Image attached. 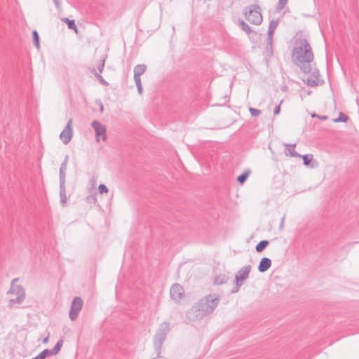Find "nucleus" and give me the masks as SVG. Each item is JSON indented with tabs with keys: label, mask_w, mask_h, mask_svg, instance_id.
Wrapping results in <instances>:
<instances>
[{
	"label": "nucleus",
	"mask_w": 359,
	"mask_h": 359,
	"mask_svg": "<svg viewBox=\"0 0 359 359\" xmlns=\"http://www.w3.org/2000/svg\"><path fill=\"white\" fill-rule=\"evenodd\" d=\"M291 59L294 65L297 66L304 74H311L309 78L304 81L309 86L320 85L319 71L312 69L311 62L314 60L312 48L305 36H297L294 41V46L291 53Z\"/></svg>",
	"instance_id": "obj_1"
},
{
	"label": "nucleus",
	"mask_w": 359,
	"mask_h": 359,
	"mask_svg": "<svg viewBox=\"0 0 359 359\" xmlns=\"http://www.w3.org/2000/svg\"><path fill=\"white\" fill-rule=\"evenodd\" d=\"M220 295L210 294L201 298L187 313L189 321H196L212 313L218 306Z\"/></svg>",
	"instance_id": "obj_2"
},
{
	"label": "nucleus",
	"mask_w": 359,
	"mask_h": 359,
	"mask_svg": "<svg viewBox=\"0 0 359 359\" xmlns=\"http://www.w3.org/2000/svg\"><path fill=\"white\" fill-rule=\"evenodd\" d=\"M169 330L170 323L168 322L162 323L160 325L159 328L157 330L155 335L154 336V346L156 353V357L153 359H167L165 357L161 355V348Z\"/></svg>",
	"instance_id": "obj_3"
},
{
	"label": "nucleus",
	"mask_w": 359,
	"mask_h": 359,
	"mask_svg": "<svg viewBox=\"0 0 359 359\" xmlns=\"http://www.w3.org/2000/svg\"><path fill=\"white\" fill-rule=\"evenodd\" d=\"M243 15L246 20L255 25H261L263 20L262 9L257 4L245 6L243 9Z\"/></svg>",
	"instance_id": "obj_4"
},
{
	"label": "nucleus",
	"mask_w": 359,
	"mask_h": 359,
	"mask_svg": "<svg viewBox=\"0 0 359 359\" xmlns=\"http://www.w3.org/2000/svg\"><path fill=\"white\" fill-rule=\"evenodd\" d=\"M18 280L15 278L12 280L11 287L8 292V294L15 295V298L11 299L8 302V307L12 309L14 304H20L25 299V291L24 287L20 285H15L14 283Z\"/></svg>",
	"instance_id": "obj_5"
},
{
	"label": "nucleus",
	"mask_w": 359,
	"mask_h": 359,
	"mask_svg": "<svg viewBox=\"0 0 359 359\" xmlns=\"http://www.w3.org/2000/svg\"><path fill=\"white\" fill-rule=\"evenodd\" d=\"M251 269L250 265L243 266L239 269L235 275L236 287L231 291V293L237 292L242 285L243 281L245 280L248 276Z\"/></svg>",
	"instance_id": "obj_6"
},
{
	"label": "nucleus",
	"mask_w": 359,
	"mask_h": 359,
	"mask_svg": "<svg viewBox=\"0 0 359 359\" xmlns=\"http://www.w3.org/2000/svg\"><path fill=\"white\" fill-rule=\"evenodd\" d=\"M83 302L80 297H75L72 302L71 308L69 312V316L71 320H75L79 313L83 307Z\"/></svg>",
	"instance_id": "obj_7"
},
{
	"label": "nucleus",
	"mask_w": 359,
	"mask_h": 359,
	"mask_svg": "<svg viewBox=\"0 0 359 359\" xmlns=\"http://www.w3.org/2000/svg\"><path fill=\"white\" fill-rule=\"evenodd\" d=\"M92 128L94 129L95 133V138L97 142H99V137H102V140H107V133L105 126L98 121H93L91 123Z\"/></svg>",
	"instance_id": "obj_8"
},
{
	"label": "nucleus",
	"mask_w": 359,
	"mask_h": 359,
	"mask_svg": "<svg viewBox=\"0 0 359 359\" xmlns=\"http://www.w3.org/2000/svg\"><path fill=\"white\" fill-rule=\"evenodd\" d=\"M184 294V288L178 283L173 284L170 290V298L177 302L182 299Z\"/></svg>",
	"instance_id": "obj_9"
},
{
	"label": "nucleus",
	"mask_w": 359,
	"mask_h": 359,
	"mask_svg": "<svg viewBox=\"0 0 359 359\" xmlns=\"http://www.w3.org/2000/svg\"><path fill=\"white\" fill-rule=\"evenodd\" d=\"M73 136V130L72 127V119H69L67 122L65 128L61 132L60 138L65 144H67Z\"/></svg>",
	"instance_id": "obj_10"
},
{
	"label": "nucleus",
	"mask_w": 359,
	"mask_h": 359,
	"mask_svg": "<svg viewBox=\"0 0 359 359\" xmlns=\"http://www.w3.org/2000/svg\"><path fill=\"white\" fill-rule=\"evenodd\" d=\"M271 260L268 257H263L257 266V269L260 273L266 272L271 266Z\"/></svg>",
	"instance_id": "obj_11"
},
{
	"label": "nucleus",
	"mask_w": 359,
	"mask_h": 359,
	"mask_svg": "<svg viewBox=\"0 0 359 359\" xmlns=\"http://www.w3.org/2000/svg\"><path fill=\"white\" fill-rule=\"evenodd\" d=\"M60 198L62 205L65 206L67 203L65 182H60Z\"/></svg>",
	"instance_id": "obj_12"
},
{
	"label": "nucleus",
	"mask_w": 359,
	"mask_h": 359,
	"mask_svg": "<svg viewBox=\"0 0 359 359\" xmlns=\"http://www.w3.org/2000/svg\"><path fill=\"white\" fill-rule=\"evenodd\" d=\"M295 146H296L295 144H285V155L292 156V157L300 156V155L294 150Z\"/></svg>",
	"instance_id": "obj_13"
},
{
	"label": "nucleus",
	"mask_w": 359,
	"mask_h": 359,
	"mask_svg": "<svg viewBox=\"0 0 359 359\" xmlns=\"http://www.w3.org/2000/svg\"><path fill=\"white\" fill-rule=\"evenodd\" d=\"M229 278L225 275L219 273L214 278V284L215 285H222L226 283L229 280Z\"/></svg>",
	"instance_id": "obj_14"
},
{
	"label": "nucleus",
	"mask_w": 359,
	"mask_h": 359,
	"mask_svg": "<svg viewBox=\"0 0 359 359\" xmlns=\"http://www.w3.org/2000/svg\"><path fill=\"white\" fill-rule=\"evenodd\" d=\"M238 22L241 29L243 31H244L247 34H250L253 32L252 29L243 20L238 19Z\"/></svg>",
	"instance_id": "obj_15"
},
{
	"label": "nucleus",
	"mask_w": 359,
	"mask_h": 359,
	"mask_svg": "<svg viewBox=\"0 0 359 359\" xmlns=\"http://www.w3.org/2000/svg\"><path fill=\"white\" fill-rule=\"evenodd\" d=\"M67 167V163H66V162H62L60 165V172H59L60 182H65Z\"/></svg>",
	"instance_id": "obj_16"
},
{
	"label": "nucleus",
	"mask_w": 359,
	"mask_h": 359,
	"mask_svg": "<svg viewBox=\"0 0 359 359\" xmlns=\"http://www.w3.org/2000/svg\"><path fill=\"white\" fill-rule=\"evenodd\" d=\"M278 22H279L278 19H272L269 22L267 34H269L270 35L271 34L273 35V32H274L275 29H276V27L278 25Z\"/></svg>",
	"instance_id": "obj_17"
},
{
	"label": "nucleus",
	"mask_w": 359,
	"mask_h": 359,
	"mask_svg": "<svg viewBox=\"0 0 359 359\" xmlns=\"http://www.w3.org/2000/svg\"><path fill=\"white\" fill-rule=\"evenodd\" d=\"M147 70V65L144 64L137 65L134 67L133 72L134 75L141 76Z\"/></svg>",
	"instance_id": "obj_18"
},
{
	"label": "nucleus",
	"mask_w": 359,
	"mask_h": 359,
	"mask_svg": "<svg viewBox=\"0 0 359 359\" xmlns=\"http://www.w3.org/2000/svg\"><path fill=\"white\" fill-rule=\"evenodd\" d=\"M251 171L249 169L245 170L242 174L237 177V182L241 184H243L247 180L248 176L250 175Z\"/></svg>",
	"instance_id": "obj_19"
},
{
	"label": "nucleus",
	"mask_w": 359,
	"mask_h": 359,
	"mask_svg": "<svg viewBox=\"0 0 359 359\" xmlns=\"http://www.w3.org/2000/svg\"><path fill=\"white\" fill-rule=\"evenodd\" d=\"M62 344H63V340L60 339L52 349H49V351L50 352L51 355H57L60 352V351L62 346Z\"/></svg>",
	"instance_id": "obj_20"
},
{
	"label": "nucleus",
	"mask_w": 359,
	"mask_h": 359,
	"mask_svg": "<svg viewBox=\"0 0 359 359\" xmlns=\"http://www.w3.org/2000/svg\"><path fill=\"white\" fill-rule=\"evenodd\" d=\"M269 241L267 240H262L259 241L255 246V250L257 252H262L269 245Z\"/></svg>",
	"instance_id": "obj_21"
},
{
	"label": "nucleus",
	"mask_w": 359,
	"mask_h": 359,
	"mask_svg": "<svg viewBox=\"0 0 359 359\" xmlns=\"http://www.w3.org/2000/svg\"><path fill=\"white\" fill-rule=\"evenodd\" d=\"M62 20L67 25V27L69 29H73L76 32H77V27L74 20H70L67 18H64L62 19Z\"/></svg>",
	"instance_id": "obj_22"
},
{
	"label": "nucleus",
	"mask_w": 359,
	"mask_h": 359,
	"mask_svg": "<svg viewBox=\"0 0 359 359\" xmlns=\"http://www.w3.org/2000/svg\"><path fill=\"white\" fill-rule=\"evenodd\" d=\"M52 355L49 349L46 348L42 351L40 353H39L36 356L32 358V359H45L46 358Z\"/></svg>",
	"instance_id": "obj_23"
},
{
	"label": "nucleus",
	"mask_w": 359,
	"mask_h": 359,
	"mask_svg": "<svg viewBox=\"0 0 359 359\" xmlns=\"http://www.w3.org/2000/svg\"><path fill=\"white\" fill-rule=\"evenodd\" d=\"M32 38L34 41V46L39 49L40 47L39 35L36 30L32 32Z\"/></svg>",
	"instance_id": "obj_24"
},
{
	"label": "nucleus",
	"mask_w": 359,
	"mask_h": 359,
	"mask_svg": "<svg viewBox=\"0 0 359 359\" xmlns=\"http://www.w3.org/2000/svg\"><path fill=\"white\" fill-rule=\"evenodd\" d=\"M302 158L303 159V163L304 165H309L311 161L313 160V155L311 154H306L303 156H302Z\"/></svg>",
	"instance_id": "obj_25"
},
{
	"label": "nucleus",
	"mask_w": 359,
	"mask_h": 359,
	"mask_svg": "<svg viewBox=\"0 0 359 359\" xmlns=\"http://www.w3.org/2000/svg\"><path fill=\"white\" fill-rule=\"evenodd\" d=\"M348 119V116L344 114L343 112H340L339 114V117L334 119V122L338 123V122H343L346 123Z\"/></svg>",
	"instance_id": "obj_26"
},
{
	"label": "nucleus",
	"mask_w": 359,
	"mask_h": 359,
	"mask_svg": "<svg viewBox=\"0 0 359 359\" xmlns=\"http://www.w3.org/2000/svg\"><path fill=\"white\" fill-rule=\"evenodd\" d=\"M249 111L252 117L257 116L262 114V111L255 108L250 107Z\"/></svg>",
	"instance_id": "obj_27"
},
{
	"label": "nucleus",
	"mask_w": 359,
	"mask_h": 359,
	"mask_svg": "<svg viewBox=\"0 0 359 359\" xmlns=\"http://www.w3.org/2000/svg\"><path fill=\"white\" fill-rule=\"evenodd\" d=\"M98 191L100 194H102L108 193L109 189L106 185L104 184H100L98 187Z\"/></svg>",
	"instance_id": "obj_28"
},
{
	"label": "nucleus",
	"mask_w": 359,
	"mask_h": 359,
	"mask_svg": "<svg viewBox=\"0 0 359 359\" xmlns=\"http://www.w3.org/2000/svg\"><path fill=\"white\" fill-rule=\"evenodd\" d=\"M94 75L95 76V77L99 80V81L103 84L104 86H108L109 85V83L107 82L104 78L98 73L97 72H94Z\"/></svg>",
	"instance_id": "obj_29"
},
{
	"label": "nucleus",
	"mask_w": 359,
	"mask_h": 359,
	"mask_svg": "<svg viewBox=\"0 0 359 359\" xmlns=\"http://www.w3.org/2000/svg\"><path fill=\"white\" fill-rule=\"evenodd\" d=\"M287 2V0H279L276 6V9L278 11L282 10L285 7Z\"/></svg>",
	"instance_id": "obj_30"
},
{
	"label": "nucleus",
	"mask_w": 359,
	"mask_h": 359,
	"mask_svg": "<svg viewBox=\"0 0 359 359\" xmlns=\"http://www.w3.org/2000/svg\"><path fill=\"white\" fill-rule=\"evenodd\" d=\"M273 36V35H271V34L270 35V34H267V38H266L267 44L269 46V49H270L271 50H272Z\"/></svg>",
	"instance_id": "obj_31"
},
{
	"label": "nucleus",
	"mask_w": 359,
	"mask_h": 359,
	"mask_svg": "<svg viewBox=\"0 0 359 359\" xmlns=\"http://www.w3.org/2000/svg\"><path fill=\"white\" fill-rule=\"evenodd\" d=\"M104 63H105V60L104 59H102L101 61H100V63L97 66V70L99 71L100 73H102L103 69H104Z\"/></svg>",
	"instance_id": "obj_32"
},
{
	"label": "nucleus",
	"mask_w": 359,
	"mask_h": 359,
	"mask_svg": "<svg viewBox=\"0 0 359 359\" xmlns=\"http://www.w3.org/2000/svg\"><path fill=\"white\" fill-rule=\"evenodd\" d=\"M283 102V100H281V102ZM280 104H281V103H280L279 104H278V105H276V106L275 107V108H274V109H273V114H274V115H278V114H280Z\"/></svg>",
	"instance_id": "obj_33"
},
{
	"label": "nucleus",
	"mask_w": 359,
	"mask_h": 359,
	"mask_svg": "<svg viewBox=\"0 0 359 359\" xmlns=\"http://www.w3.org/2000/svg\"><path fill=\"white\" fill-rule=\"evenodd\" d=\"M312 117H318L319 119L320 120H327L328 118L327 116H320V115H318L316 114H313L311 115Z\"/></svg>",
	"instance_id": "obj_34"
},
{
	"label": "nucleus",
	"mask_w": 359,
	"mask_h": 359,
	"mask_svg": "<svg viewBox=\"0 0 359 359\" xmlns=\"http://www.w3.org/2000/svg\"><path fill=\"white\" fill-rule=\"evenodd\" d=\"M134 81H135L136 86L139 85L140 83H142L140 76L134 75Z\"/></svg>",
	"instance_id": "obj_35"
},
{
	"label": "nucleus",
	"mask_w": 359,
	"mask_h": 359,
	"mask_svg": "<svg viewBox=\"0 0 359 359\" xmlns=\"http://www.w3.org/2000/svg\"><path fill=\"white\" fill-rule=\"evenodd\" d=\"M136 86L137 88L138 93L141 95L142 93V90H143L142 83H140L139 85H137Z\"/></svg>",
	"instance_id": "obj_36"
},
{
	"label": "nucleus",
	"mask_w": 359,
	"mask_h": 359,
	"mask_svg": "<svg viewBox=\"0 0 359 359\" xmlns=\"http://www.w3.org/2000/svg\"><path fill=\"white\" fill-rule=\"evenodd\" d=\"M285 217V216L284 215V216L282 217V219H281L280 224V225H279V229H283V227Z\"/></svg>",
	"instance_id": "obj_37"
},
{
	"label": "nucleus",
	"mask_w": 359,
	"mask_h": 359,
	"mask_svg": "<svg viewBox=\"0 0 359 359\" xmlns=\"http://www.w3.org/2000/svg\"><path fill=\"white\" fill-rule=\"evenodd\" d=\"M99 107H100V111L103 112L104 110V106L101 101L98 102Z\"/></svg>",
	"instance_id": "obj_38"
},
{
	"label": "nucleus",
	"mask_w": 359,
	"mask_h": 359,
	"mask_svg": "<svg viewBox=\"0 0 359 359\" xmlns=\"http://www.w3.org/2000/svg\"><path fill=\"white\" fill-rule=\"evenodd\" d=\"M55 6L59 8L60 6V2L59 0H53Z\"/></svg>",
	"instance_id": "obj_39"
},
{
	"label": "nucleus",
	"mask_w": 359,
	"mask_h": 359,
	"mask_svg": "<svg viewBox=\"0 0 359 359\" xmlns=\"http://www.w3.org/2000/svg\"><path fill=\"white\" fill-rule=\"evenodd\" d=\"M49 339V334L47 337H44L42 340L43 344H47Z\"/></svg>",
	"instance_id": "obj_40"
},
{
	"label": "nucleus",
	"mask_w": 359,
	"mask_h": 359,
	"mask_svg": "<svg viewBox=\"0 0 359 359\" xmlns=\"http://www.w3.org/2000/svg\"><path fill=\"white\" fill-rule=\"evenodd\" d=\"M68 160H69V156L66 155L65 156L64 161L62 162H66V163H68Z\"/></svg>",
	"instance_id": "obj_41"
},
{
	"label": "nucleus",
	"mask_w": 359,
	"mask_h": 359,
	"mask_svg": "<svg viewBox=\"0 0 359 359\" xmlns=\"http://www.w3.org/2000/svg\"><path fill=\"white\" fill-rule=\"evenodd\" d=\"M88 200H89L90 201H95L96 199H95V198L94 196H92L91 198H90V197H88Z\"/></svg>",
	"instance_id": "obj_42"
},
{
	"label": "nucleus",
	"mask_w": 359,
	"mask_h": 359,
	"mask_svg": "<svg viewBox=\"0 0 359 359\" xmlns=\"http://www.w3.org/2000/svg\"><path fill=\"white\" fill-rule=\"evenodd\" d=\"M359 243V242H355V243H353V244H357V243Z\"/></svg>",
	"instance_id": "obj_43"
}]
</instances>
